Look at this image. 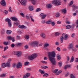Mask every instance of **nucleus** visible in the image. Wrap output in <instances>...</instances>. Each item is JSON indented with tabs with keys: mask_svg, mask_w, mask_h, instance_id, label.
<instances>
[{
	"mask_svg": "<svg viewBox=\"0 0 78 78\" xmlns=\"http://www.w3.org/2000/svg\"><path fill=\"white\" fill-rule=\"evenodd\" d=\"M24 48L25 49H28V45H26L24 46Z\"/></svg>",
	"mask_w": 78,
	"mask_h": 78,
	"instance_id": "52",
	"label": "nucleus"
},
{
	"mask_svg": "<svg viewBox=\"0 0 78 78\" xmlns=\"http://www.w3.org/2000/svg\"><path fill=\"white\" fill-rule=\"evenodd\" d=\"M16 55L17 57H20V56L22 55V52L20 51H18Z\"/></svg>",
	"mask_w": 78,
	"mask_h": 78,
	"instance_id": "13",
	"label": "nucleus"
},
{
	"mask_svg": "<svg viewBox=\"0 0 78 78\" xmlns=\"http://www.w3.org/2000/svg\"><path fill=\"white\" fill-rule=\"evenodd\" d=\"M41 9L40 8H37V9L36 11L37 12H39V11H41Z\"/></svg>",
	"mask_w": 78,
	"mask_h": 78,
	"instance_id": "57",
	"label": "nucleus"
},
{
	"mask_svg": "<svg viewBox=\"0 0 78 78\" xmlns=\"http://www.w3.org/2000/svg\"><path fill=\"white\" fill-rule=\"evenodd\" d=\"M62 72V71L61 70H60L58 72H57V73H55L56 75H59L60 73Z\"/></svg>",
	"mask_w": 78,
	"mask_h": 78,
	"instance_id": "30",
	"label": "nucleus"
},
{
	"mask_svg": "<svg viewBox=\"0 0 78 78\" xmlns=\"http://www.w3.org/2000/svg\"><path fill=\"white\" fill-rule=\"evenodd\" d=\"M20 15L22 16V17H25V15L22 12L20 13Z\"/></svg>",
	"mask_w": 78,
	"mask_h": 78,
	"instance_id": "44",
	"label": "nucleus"
},
{
	"mask_svg": "<svg viewBox=\"0 0 78 78\" xmlns=\"http://www.w3.org/2000/svg\"><path fill=\"white\" fill-rule=\"evenodd\" d=\"M73 44L71 43L70 44H69V46L68 47V49L69 50H71V49H73Z\"/></svg>",
	"mask_w": 78,
	"mask_h": 78,
	"instance_id": "12",
	"label": "nucleus"
},
{
	"mask_svg": "<svg viewBox=\"0 0 78 78\" xmlns=\"http://www.w3.org/2000/svg\"><path fill=\"white\" fill-rule=\"evenodd\" d=\"M8 44H9V41H7L6 42V41H4L3 42V44L4 45H7Z\"/></svg>",
	"mask_w": 78,
	"mask_h": 78,
	"instance_id": "22",
	"label": "nucleus"
},
{
	"mask_svg": "<svg viewBox=\"0 0 78 78\" xmlns=\"http://www.w3.org/2000/svg\"><path fill=\"white\" fill-rule=\"evenodd\" d=\"M16 64L14 63L12 64V67L14 68H15L16 67Z\"/></svg>",
	"mask_w": 78,
	"mask_h": 78,
	"instance_id": "50",
	"label": "nucleus"
},
{
	"mask_svg": "<svg viewBox=\"0 0 78 78\" xmlns=\"http://www.w3.org/2000/svg\"><path fill=\"white\" fill-rule=\"evenodd\" d=\"M5 64L6 67V66L8 67H10V62H9L7 63H5Z\"/></svg>",
	"mask_w": 78,
	"mask_h": 78,
	"instance_id": "17",
	"label": "nucleus"
},
{
	"mask_svg": "<svg viewBox=\"0 0 78 78\" xmlns=\"http://www.w3.org/2000/svg\"><path fill=\"white\" fill-rule=\"evenodd\" d=\"M66 29H70V28H71V26H70V25L67 26L66 27Z\"/></svg>",
	"mask_w": 78,
	"mask_h": 78,
	"instance_id": "38",
	"label": "nucleus"
},
{
	"mask_svg": "<svg viewBox=\"0 0 78 78\" xmlns=\"http://www.w3.org/2000/svg\"><path fill=\"white\" fill-rule=\"evenodd\" d=\"M31 45L34 47H36L38 45V43L36 41L32 42L31 44Z\"/></svg>",
	"mask_w": 78,
	"mask_h": 78,
	"instance_id": "6",
	"label": "nucleus"
},
{
	"mask_svg": "<svg viewBox=\"0 0 78 78\" xmlns=\"http://www.w3.org/2000/svg\"><path fill=\"white\" fill-rule=\"evenodd\" d=\"M18 27L20 28H24L25 29H26L27 28V27L23 25L19 26Z\"/></svg>",
	"mask_w": 78,
	"mask_h": 78,
	"instance_id": "15",
	"label": "nucleus"
},
{
	"mask_svg": "<svg viewBox=\"0 0 78 78\" xmlns=\"http://www.w3.org/2000/svg\"><path fill=\"white\" fill-rule=\"evenodd\" d=\"M60 34L58 32H56L55 33V36H59Z\"/></svg>",
	"mask_w": 78,
	"mask_h": 78,
	"instance_id": "33",
	"label": "nucleus"
},
{
	"mask_svg": "<svg viewBox=\"0 0 78 78\" xmlns=\"http://www.w3.org/2000/svg\"><path fill=\"white\" fill-rule=\"evenodd\" d=\"M28 8L30 11H33V10L34 9L33 7L32 6H29L28 7Z\"/></svg>",
	"mask_w": 78,
	"mask_h": 78,
	"instance_id": "16",
	"label": "nucleus"
},
{
	"mask_svg": "<svg viewBox=\"0 0 78 78\" xmlns=\"http://www.w3.org/2000/svg\"><path fill=\"white\" fill-rule=\"evenodd\" d=\"M31 69V68H30L27 69V71H30Z\"/></svg>",
	"mask_w": 78,
	"mask_h": 78,
	"instance_id": "59",
	"label": "nucleus"
},
{
	"mask_svg": "<svg viewBox=\"0 0 78 78\" xmlns=\"http://www.w3.org/2000/svg\"><path fill=\"white\" fill-rule=\"evenodd\" d=\"M1 66L3 68H5V67H6V64L5 63H2L1 65Z\"/></svg>",
	"mask_w": 78,
	"mask_h": 78,
	"instance_id": "28",
	"label": "nucleus"
},
{
	"mask_svg": "<svg viewBox=\"0 0 78 78\" xmlns=\"http://www.w3.org/2000/svg\"><path fill=\"white\" fill-rule=\"evenodd\" d=\"M4 33H5V30H2L1 33V34H3Z\"/></svg>",
	"mask_w": 78,
	"mask_h": 78,
	"instance_id": "56",
	"label": "nucleus"
},
{
	"mask_svg": "<svg viewBox=\"0 0 78 78\" xmlns=\"http://www.w3.org/2000/svg\"><path fill=\"white\" fill-rule=\"evenodd\" d=\"M71 7H72V8H74L73 9V11H75V9H77V6L75 5V4H73L71 6Z\"/></svg>",
	"mask_w": 78,
	"mask_h": 78,
	"instance_id": "14",
	"label": "nucleus"
},
{
	"mask_svg": "<svg viewBox=\"0 0 78 78\" xmlns=\"http://www.w3.org/2000/svg\"><path fill=\"white\" fill-rule=\"evenodd\" d=\"M12 32V31H11V30H8L6 32V33L7 34H11V33Z\"/></svg>",
	"mask_w": 78,
	"mask_h": 78,
	"instance_id": "24",
	"label": "nucleus"
},
{
	"mask_svg": "<svg viewBox=\"0 0 78 78\" xmlns=\"http://www.w3.org/2000/svg\"><path fill=\"white\" fill-rule=\"evenodd\" d=\"M30 76V73H27L23 76V78H28Z\"/></svg>",
	"mask_w": 78,
	"mask_h": 78,
	"instance_id": "10",
	"label": "nucleus"
},
{
	"mask_svg": "<svg viewBox=\"0 0 78 78\" xmlns=\"http://www.w3.org/2000/svg\"><path fill=\"white\" fill-rule=\"evenodd\" d=\"M14 25H16V26H18L19 23L15 21L14 23Z\"/></svg>",
	"mask_w": 78,
	"mask_h": 78,
	"instance_id": "37",
	"label": "nucleus"
},
{
	"mask_svg": "<svg viewBox=\"0 0 78 78\" xmlns=\"http://www.w3.org/2000/svg\"><path fill=\"white\" fill-rule=\"evenodd\" d=\"M49 45V44H45L44 45V47H48V46Z\"/></svg>",
	"mask_w": 78,
	"mask_h": 78,
	"instance_id": "42",
	"label": "nucleus"
},
{
	"mask_svg": "<svg viewBox=\"0 0 78 78\" xmlns=\"http://www.w3.org/2000/svg\"><path fill=\"white\" fill-rule=\"evenodd\" d=\"M56 49L57 50H58L59 51H61V49H60V48L59 47H57Z\"/></svg>",
	"mask_w": 78,
	"mask_h": 78,
	"instance_id": "60",
	"label": "nucleus"
},
{
	"mask_svg": "<svg viewBox=\"0 0 78 78\" xmlns=\"http://www.w3.org/2000/svg\"><path fill=\"white\" fill-rule=\"evenodd\" d=\"M61 11L63 14H66L67 12V11L66 9H63L61 10Z\"/></svg>",
	"mask_w": 78,
	"mask_h": 78,
	"instance_id": "20",
	"label": "nucleus"
},
{
	"mask_svg": "<svg viewBox=\"0 0 78 78\" xmlns=\"http://www.w3.org/2000/svg\"><path fill=\"white\" fill-rule=\"evenodd\" d=\"M52 3L55 6H59L61 5V1L60 0H56L52 1Z\"/></svg>",
	"mask_w": 78,
	"mask_h": 78,
	"instance_id": "2",
	"label": "nucleus"
},
{
	"mask_svg": "<svg viewBox=\"0 0 78 78\" xmlns=\"http://www.w3.org/2000/svg\"><path fill=\"white\" fill-rule=\"evenodd\" d=\"M51 25L52 26H54L55 25V23L51 21Z\"/></svg>",
	"mask_w": 78,
	"mask_h": 78,
	"instance_id": "51",
	"label": "nucleus"
},
{
	"mask_svg": "<svg viewBox=\"0 0 78 78\" xmlns=\"http://www.w3.org/2000/svg\"><path fill=\"white\" fill-rule=\"evenodd\" d=\"M8 62H11L12 61V60L11 58H9L8 60Z\"/></svg>",
	"mask_w": 78,
	"mask_h": 78,
	"instance_id": "63",
	"label": "nucleus"
},
{
	"mask_svg": "<svg viewBox=\"0 0 78 78\" xmlns=\"http://www.w3.org/2000/svg\"><path fill=\"white\" fill-rule=\"evenodd\" d=\"M37 56V54H32L31 56H30L28 57V59H29V60H33L34 59V58H36Z\"/></svg>",
	"mask_w": 78,
	"mask_h": 78,
	"instance_id": "3",
	"label": "nucleus"
},
{
	"mask_svg": "<svg viewBox=\"0 0 78 78\" xmlns=\"http://www.w3.org/2000/svg\"><path fill=\"white\" fill-rule=\"evenodd\" d=\"M18 52V51H14L12 52V54L13 55H17Z\"/></svg>",
	"mask_w": 78,
	"mask_h": 78,
	"instance_id": "40",
	"label": "nucleus"
},
{
	"mask_svg": "<svg viewBox=\"0 0 78 78\" xmlns=\"http://www.w3.org/2000/svg\"><path fill=\"white\" fill-rule=\"evenodd\" d=\"M48 74L47 73H45L44 75H43V76H48Z\"/></svg>",
	"mask_w": 78,
	"mask_h": 78,
	"instance_id": "43",
	"label": "nucleus"
},
{
	"mask_svg": "<svg viewBox=\"0 0 78 78\" xmlns=\"http://www.w3.org/2000/svg\"><path fill=\"white\" fill-rule=\"evenodd\" d=\"M39 72H40V73H41V74H44L45 73L44 71H42L41 69H39Z\"/></svg>",
	"mask_w": 78,
	"mask_h": 78,
	"instance_id": "29",
	"label": "nucleus"
},
{
	"mask_svg": "<svg viewBox=\"0 0 78 78\" xmlns=\"http://www.w3.org/2000/svg\"><path fill=\"white\" fill-rule=\"evenodd\" d=\"M29 64V62H25L24 64V66H27V65H28Z\"/></svg>",
	"mask_w": 78,
	"mask_h": 78,
	"instance_id": "46",
	"label": "nucleus"
},
{
	"mask_svg": "<svg viewBox=\"0 0 78 78\" xmlns=\"http://www.w3.org/2000/svg\"><path fill=\"white\" fill-rule=\"evenodd\" d=\"M30 19H31V21H32V22H34V20L33 19V16H30Z\"/></svg>",
	"mask_w": 78,
	"mask_h": 78,
	"instance_id": "48",
	"label": "nucleus"
},
{
	"mask_svg": "<svg viewBox=\"0 0 78 78\" xmlns=\"http://www.w3.org/2000/svg\"><path fill=\"white\" fill-rule=\"evenodd\" d=\"M41 62L43 64H47V62L45 61H41Z\"/></svg>",
	"mask_w": 78,
	"mask_h": 78,
	"instance_id": "58",
	"label": "nucleus"
},
{
	"mask_svg": "<svg viewBox=\"0 0 78 78\" xmlns=\"http://www.w3.org/2000/svg\"><path fill=\"white\" fill-rule=\"evenodd\" d=\"M64 40V37L63 36H61L60 38V41L61 43H62L63 42V41Z\"/></svg>",
	"mask_w": 78,
	"mask_h": 78,
	"instance_id": "18",
	"label": "nucleus"
},
{
	"mask_svg": "<svg viewBox=\"0 0 78 78\" xmlns=\"http://www.w3.org/2000/svg\"><path fill=\"white\" fill-rule=\"evenodd\" d=\"M5 76H6V74H2L1 75H0V77H1V78H2V77H5Z\"/></svg>",
	"mask_w": 78,
	"mask_h": 78,
	"instance_id": "39",
	"label": "nucleus"
},
{
	"mask_svg": "<svg viewBox=\"0 0 78 78\" xmlns=\"http://www.w3.org/2000/svg\"><path fill=\"white\" fill-rule=\"evenodd\" d=\"M4 13H5V14H8V12L6 10H5L4 11Z\"/></svg>",
	"mask_w": 78,
	"mask_h": 78,
	"instance_id": "62",
	"label": "nucleus"
},
{
	"mask_svg": "<svg viewBox=\"0 0 78 78\" xmlns=\"http://www.w3.org/2000/svg\"><path fill=\"white\" fill-rule=\"evenodd\" d=\"M46 6L48 8H51L52 7V5L51 4H48L46 5Z\"/></svg>",
	"mask_w": 78,
	"mask_h": 78,
	"instance_id": "19",
	"label": "nucleus"
},
{
	"mask_svg": "<svg viewBox=\"0 0 78 78\" xmlns=\"http://www.w3.org/2000/svg\"><path fill=\"white\" fill-rule=\"evenodd\" d=\"M73 61H74V58H73V56H72L70 60V62H73Z\"/></svg>",
	"mask_w": 78,
	"mask_h": 78,
	"instance_id": "35",
	"label": "nucleus"
},
{
	"mask_svg": "<svg viewBox=\"0 0 78 78\" xmlns=\"http://www.w3.org/2000/svg\"><path fill=\"white\" fill-rule=\"evenodd\" d=\"M13 21H17V22H19V21L18 19H17V18L14 17H11L10 18Z\"/></svg>",
	"mask_w": 78,
	"mask_h": 78,
	"instance_id": "11",
	"label": "nucleus"
},
{
	"mask_svg": "<svg viewBox=\"0 0 78 78\" xmlns=\"http://www.w3.org/2000/svg\"><path fill=\"white\" fill-rule=\"evenodd\" d=\"M19 1V2L22 4V5H24V6L26 5V3H27V0H21V2L20 0H18Z\"/></svg>",
	"mask_w": 78,
	"mask_h": 78,
	"instance_id": "5",
	"label": "nucleus"
},
{
	"mask_svg": "<svg viewBox=\"0 0 78 78\" xmlns=\"http://www.w3.org/2000/svg\"><path fill=\"white\" fill-rule=\"evenodd\" d=\"M49 60L51 62L53 66H55L56 64V60H55V56L56 54L55 51H53L51 52H49L48 54Z\"/></svg>",
	"mask_w": 78,
	"mask_h": 78,
	"instance_id": "1",
	"label": "nucleus"
},
{
	"mask_svg": "<svg viewBox=\"0 0 78 78\" xmlns=\"http://www.w3.org/2000/svg\"><path fill=\"white\" fill-rule=\"evenodd\" d=\"M8 10L9 11V12H12V10H11V7H9Z\"/></svg>",
	"mask_w": 78,
	"mask_h": 78,
	"instance_id": "53",
	"label": "nucleus"
},
{
	"mask_svg": "<svg viewBox=\"0 0 78 78\" xmlns=\"http://www.w3.org/2000/svg\"><path fill=\"white\" fill-rule=\"evenodd\" d=\"M25 38L26 39H29V36H26L25 37Z\"/></svg>",
	"mask_w": 78,
	"mask_h": 78,
	"instance_id": "47",
	"label": "nucleus"
},
{
	"mask_svg": "<svg viewBox=\"0 0 78 78\" xmlns=\"http://www.w3.org/2000/svg\"><path fill=\"white\" fill-rule=\"evenodd\" d=\"M70 78H76L75 77V76L73 74H71L70 76Z\"/></svg>",
	"mask_w": 78,
	"mask_h": 78,
	"instance_id": "45",
	"label": "nucleus"
},
{
	"mask_svg": "<svg viewBox=\"0 0 78 78\" xmlns=\"http://www.w3.org/2000/svg\"><path fill=\"white\" fill-rule=\"evenodd\" d=\"M7 38L9 40H12V39H14V37H12L11 36H8Z\"/></svg>",
	"mask_w": 78,
	"mask_h": 78,
	"instance_id": "25",
	"label": "nucleus"
},
{
	"mask_svg": "<svg viewBox=\"0 0 78 78\" xmlns=\"http://www.w3.org/2000/svg\"><path fill=\"white\" fill-rule=\"evenodd\" d=\"M41 36L42 37H43V38H45V35L44 33L41 34Z\"/></svg>",
	"mask_w": 78,
	"mask_h": 78,
	"instance_id": "32",
	"label": "nucleus"
},
{
	"mask_svg": "<svg viewBox=\"0 0 78 78\" xmlns=\"http://www.w3.org/2000/svg\"><path fill=\"white\" fill-rule=\"evenodd\" d=\"M55 16L56 17H59L60 16V13H56Z\"/></svg>",
	"mask_w": 78,
	"mask_h": 78,
	"instance_id": "31",
	"label": "nucleus"
},
{
	"mask_svg": "<svg viewBox=\"0 0 78 78\" xmlns=\"http://www.w3.org/2000/svg\"><path fill=\"white\" fill-rule=\"evenodd\" d=\"M5 22L8 23V27H10L12 25L11 20L9 18H6L5 19Z\"/></svg>",
	"mask_w": 78,
	"mask_h": 78,
	"instance_id": "4",
	"label": "nucleus"
},
{
	"mask_svg": "<svg viewBox=\"0 0 78 78\" xmlns=\"http://www.w3.org/2000/svg\"><path fill=\"white\" fill-rule=\"evenodd\" d=\"M58 71V69H55L54 70V73H57V72Z\"/></svg>",
	"mask_w": 78,
	"mask_h": 78,
	"instance_id": "41",
	"label": "nucleus"
},
{
	"mask_svg": "<svg viewBox=\"0 0 78 78\" xmlns=\"http://www.w3.org/2000/svg\"><path fill=\"white\" fill-rule=\"evenodd\" d=\"M31 1H32V4L34 5H36V0H31Z\"/></svg>",
	"mask_w": 78,
	"mask_h": 78,
	"instance_id": "21",
	"label": "nucleus"
},
{
	"mask_svg": "<svg viewBox=\"0 0 78 78\" xmlns=\"http://www.w3.org/2000/svg\"><path fill=\"white\" fill-rule=\"evenodd\" d=\"M0 4L3 6H6V2L5 0H2L0 2Z\"/></svg>",
	"mask_w": 78,
	"mask_h": 78,
	"instance_id": "7",
	"label": "nucleus"
},
{
	"mask_svg": "<svg viewBox=\"0 0 78 78\" xmlns=\"http://www.w3.org/2000/svg\"><path fill=\"white\" fill-rule=\"evenodd\" d=\"M72 50L73 51H77V50L76 49L74 48H73Z\"/></svg>",
	"mask_w": 78,
	"mask_h": 78,
	"instance_id": "61",
	"label": "nucleus"
},
{
	"mask_svg": "<svg viewBox=\"0 0 78 78\" xmlns=\"http://www.w3.org/2000/svg\"><path fill=\"white\" fill-rule=\"evenodd\" d=\"M73 3V1H72L70 2V4H69V6H71L72 4Z\"/></svg>",
	"mask_w": 78,
	"mask_h": 78,
	"instance_id": "49",
	"label": "nucleus"
},
{
	"mask_svg": "<svg viewBox=\"0 0 78 78\" xmlns=\"http://www.w3.org/2000/svg\"><path fill=\"white\" fill-rule=\"evenodd\" d=\"M51 22H52L51 20H50L48 21H46V24H49V25H50L51 24Z\"/></svg>",
	"mask_w": 78,
	"mask_h": 78,
	"instance_id": "23",
	"label": "nucleus"
},
{
	"mask_svg": "<svg viewBox=\"0 0 78 78\" xmlns=\"http://www.w3.org/2000/svg\"><path fill=\"white\" fill-rule=\"evenodd\" d=\"M75 62H78V58H76V59L75 60Z\"/></svg>",
	"mask_w": 78,
	"mask_h": 78,
	"instance_id": "64",
	"label": "nucleus"
},
{
	"mask_svg": "<svg viewBox=\"0 0 78 78\" xmlns=\"http://www.w3.org/2000/svg\"><path fill=\"white\" fill-rule=\"evenodd\" d=\"M11 47L12 48H13L15 47V45L14 44H12L11 45Z\"/></svg>",
	"mask_w": 78,
	"mask_h": 78,
	"instance_id": "55",
	"label": "nucleus"
},
{
	"mask_svg": "<svg viewBox=\"0 0 78 78\" xmlns=\"http://www.w3.org/2000/svg\"><path fill=\"white\" fill-rule=\"evenodd\" d=\"M22 67V64L20 62H18L16 66L17 69H19V68H21Z\"/></svg>",
	"mask_w": 78,
	"mask_h": 78,
	"instance_id": "8",
	"label": "nucleus"
},
{
	"mask_svg": "<svg viewBox=\"0 0 78 78\" xmlns=\"http://www.w3.org/2000/svg\"><path fill=\"white\" fill-rule=\"evenodd\" d=\"M41 68L42 69H47L48 67L46 66H42L41 67Z\"/></svg>",
	"mask_w": 78,
	"mask_h": 78,
	"instance_id": "26",
	"label": "nucleus"
},
{
	"mask_svg": "<svg viewBox=\"0 0 78 78\" xmlns=\"http://www.w3.org/2000/svg\"><path fill=\"white\" fill-rule=\"evenodd\" d=\"M64 40H67V38H68V35L67 34H66L64 36Z\"/></svg>",
	"mask_w": 78,
	"mask_h": 78,
	"instance_id": "34",
	"label": "nucleus"
},
{
	"mask_svg": "<svg viewBox=\"0 0 78 78\" xmlns=\"http://www.w3.org/2000/svg\"><path fill=\"white\" fill-rule=\"evenodd\" d=\"M40 17L41 18V19H45V18L46 17L47 15L45 14H44V13H41L40 15Z\"/></svg>",
	"mask_w": 78,
	"mask_h": 78,
	"instance_id": "9",
	"label": "nucleus"
},
{
	"mask_svg": "<svg viewBox=\"0 0 78 78\" xmlns=\"http://www.w3.org/2000/svg\"><path fill=\"white\" fill-rule=\"evenodd\" d=\"M75 35V33L71 35V37H74Z\"/></svg>",
	"mask_w": 78,
	"mask_h": 78,
	"instance_id": "54",
	"label": "nucleus"
},
{
	"mask_svg": "<svg viewBox=\"0 0 78 78\" xmlns=\"http://www.w3.org/2000/svg\"><path fill=\"white\" fill-rule=\"evenodd\" d=\"M58 65L60 67L61 66H62V62H59L58 63Z\"/></svg>",
	"mask_w": 78,
	"mask_h": 78,
	"instance_id": "36",
	"label": "nucleus"
},
{
	"mask_svg": "<svg viewBox=\"0 0 78 78\" xmlns=\"http://www.w3.org/2000/svg\"><path fill=\"white\" fill-rule=\"evenodd\" d=\"M57 57L58 61H59L61 59V56L59 55H57Z\"/></svg>",
	"mask_w": 78,
	"mask_h": 78,
	"instance_id": "27",
	"label": "nucleus"
}]
</instances>
